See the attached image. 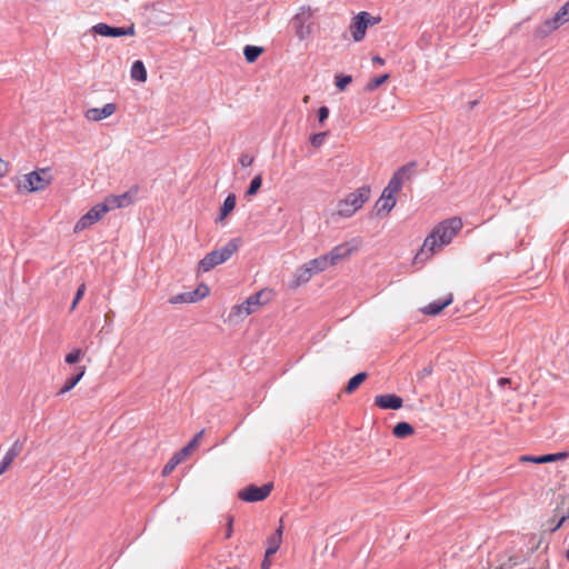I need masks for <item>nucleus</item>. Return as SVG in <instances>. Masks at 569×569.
<instances>
[{"label":"nucleus","instance_id":"f257e3e1","mask_svg":"<svg viewBox=\"0 0 569 569\" xmlns=\"http://www.w3.org/2000/svg\"><path fill=\"white\" fill-rule=\"evenodd\" d=\"M462 220L452 217L439 222L426 237L420 250L415 256V263H423L430 259L437 247L449 244L452 238L461 230Z\"/></svg>","mask_w":569,"mask_h":569},{"label":"nucleus","instance_id":"f03ea898","mask_svg":"<svg viewBox=\"0 0 569 569\" xmlns=\"http://www.w3.org/2000/svg\"><path fill=\"white\" fill-rule=\"evenodd\" d=\"M242 243L241 238H232L221 248L208 252L198 262V272H208L214 267L226 262L233 253L238 251Z\"/></svg>","mask_w":569,"mask_h":569},{"label":"nucleus","instance_id":"7ed1b4c3","mask_svg":"<svg viewBox=\"0 0 569 569\" xmlns=\"http://www.w3.org/2000/svg\"><path fill=\"white\" fill-rule=\"evenodd\" d=\"M51 180L50 169L42 168L24 174L23 179L18 181L17 188L29 193L37 192L44 190L51 183Z\"/></svg>","mask_w":569,"mask_h":569},{"label":"nucleus","instance_id":"20e7f679","mask_svg":"<svg viewBox=\"0 0 569 569\" xmlns=\"http://www.w3.org/2000/svg\"><path fill=\"white\" fill-rule=\"evenodd\" d=\"M416 167L417 163L415 161H411L397 169L383 190L387 191L388 194L396 196V193L402 189L403 183L411 179V177L415 173Z\"/></svg>","mask_w":569,"mask_h":569},{"label":"nucleus","instance_id":"39448f33","mask_svg":"<svg viewBox=\"0 0 569 569\" xmlns=\"http://www.w3.org/2000/svg\"><path fill=\"white\" fill-rule=\"evenodd\" d=\"M311 17L312 12L310 8H300V11L295 14L291 20V24L295 29V33L299 40L307 39L311 33Z\"/></svg>","mask_w":569,"mask_h":569},{"label":"nucleus","instance_id":"423d86ee","mask_svg":"<svg viewBox=\"0 0 569 569\" xmlns=\"http://www.w3.org/2000/svg\"><path fill=\"white\" fill-rule=\"evenodd\" d=\"M263 295L264 291L256 292L249 296L242 303L233 306L229 317L244 318L253 313L260 306L263 305V302L261 301V297Z\"/></svg>","mask_w":569,"mask_h":569},{"label":"nucleus","instance_id":"0eeeda50","mask_svg":"<svg viewBox=\"0 0 569 569\" xmlns=\"http://www.w3.org/2000/svg\"><path fill=\"white\" fill-rule=\"evenodd\" d=\"M273 485L264 483L261 487L250 485L239 491L238 497L246 502H258L264 500L271 492Z\"/></svg>","mask_w":569,"mask_h":569},{"label":"nucleus","instance_id":"6e6552de","mask_svg":"<svg viewBox=\"0 0 569 569\" xmlns=\"http://www.w3.org/2000/svg\"><path fill=\"white\" fill-rule=\"evenodd\" d=\"M92 32L101 37L119 38L124 36H133L136 33L134 24L128 27H112L103 22H99L92 27Z\"/></svg>","mask_w":569,"mask_h":569},{"label":"nucleus","instance_id":"1a4fd4ad","mask_svg":"<svg viewBox=\"0 0 569 569\" xmlns=\"http://www.w3.org/2000/svg\"><path fill=\"white\" fill-rule=\"evenodd\" d=\"M107 212L108 208L104 206L103 202L97 203L77 221L74 226V231H82L86 228L92 226L93 223L99 221Z\"/></svg>","mask_w":569,"mask_h":569},{"label":"nucleus","instance_id":"9d476101","mask_svg":"<svg viewBox=\"0 0 569 569\" xmlns=\"http://www.w3.org/2000/svg\"><path fill=\"white\" fill-rule=\"evenodd\" d=\"M137 194H138V187L134 186L121 194L108 196L104 199L103 203L108 208V211L113 210V209L124 208V207L130 206L133 202Z\"/></svg>","mask_w":569,"mask_h":569},{"label":"nucleus","instance_id":"9b49d317","mask_svg":"<svg viewBox=\"0 0 569 569\" xmlns=\"http://www.w3.org/2000/svg\"><path fill=\"white\" fill-rule=\"evenodd\" d=\"M569 21V0L559 8L551 19L545 21L541 33L547 34Z\"/></svg>","mask_w":569,"mask_h":569},{"label":"nucleus","instance_id":"f8f14e48","mask_svg":"<svg viewBox=\"0 0 569 569\" xmlns=\"http://www.w3.org/2000/svg\"><path fill=\"white\" fill-rule=\"evenodd\" d=\"M209 293V287L207 284H200L197 289L188 292L178 293L170 298V303H192L200 301Z\"/></svg>","mask_w":569,"mask_h":569},{"label":"nucleus","instance_id":"ddd939ff","mask_svg":"<svg viewBox=\"0 0 569 569\" xmlns=\"http://www.w3.org/2000/svg\"><path fill=\"white\" fill-rule=\"evenodd\" d=\"M368 17L369 12L361 11L353 17L350 23V31L356 42H360L361 40L365 39L366 31L368 29Z\"/></svg>","mask_w":569,"mask_h":569},{"label":"nucleus","instance_id":"4468645a","mask_svg":"<svg viewBox=\"0 0 569 569\" xmlns=\"http://www.w3.org/2000/svg\"><path fill=\"white\" fill-rule=\"evenodd\" d=\"M370 196L371 188L365 184L349 193L346 199L358 211L370 199Z\"/></svg>","mask_w":569,"mask_h":569},{"label":"nucleus","instance_id":"2eb2a0df","mask_svg":"<svg viewBox=\"0 0 569 569\" xmlns=\"http://www.w3.org/2000/svg\"><path fill=\"white\" fill-rule=\"evenodd\" d=\"M375 405L382 410H398L402 407L403 400L393 393L379 395L375 398Z\"/></svg>","mask_w":569,"mask_h":569},{"label":"nucleus","instance_id":"dca6fc26","mask_svg":"<svg viewBox=\"0 0 569 569\" xmlns=\"http://www.w3.org/2000/svg\"><path fill=\"white\" fill-rule=\"evenodd\" d=\"M117 110L116 103H106L102 108H91L84 113V117L90 121H101L112 116Z\"/></svg>","mask_w":569,"mask_h":569},{"label":"nucleus","instance_id":"f3484780","mask_svg":"<svg viewBox=\"0 0 569 569\" xmlns=\"http://www.w3.org/2000/svg\"><path fill=\"white\" fill-rule=\"evenodd\" d=\"M315 274L312 273L311 269L307 266V263H303L292 274V278L290 280L289 287L291 289H297L310 281V279Z\"/></svg>","mask_w":569,"mask_h":569},{"label":"nucleus","instance_id":"a211bd4d","mask_svg":"<svg viewBox=\"0 0 569 569\" xmlns=\"http://www.w3.org/2000/svg\"><path fill=\"white\" fill-rule=\"evenodd\" d=\"M568 457V452H557V453H548L542 456H521L519 457L520 462H532V463H547L555 462L558 460L566 459Z\"/></svg>","mask_w":569,"mask_h":569},{"label":"nucleus","instance_id":"6ab92c4d","mask_svg":"<svg viewBox=\"0 0 569 569\" xmlns=\"http://www.w3.org/2000/svg\"><path fill=\"white\" fill-rule=\"evenodd\" d=\"M22 449L23 441L16 440L12 443L0 462V475H2L8 469L12 461L20 455Z\"/></svg>","mask_w":569,"mask_h":569},{"label":"nucleus","instance_id":"aec40b11","mask_svg":"<svg viewBox=\"0 0 569 569\" xmlns=\"http://www.w3.org/2000/svg\"><path fill=\"white\" fill-rule=\"evenodd\" d=\"M353 251V248L348 243H341L333 247L328 253L327 257L330 260L332 266H336L339 261L349 257Z\"/></svg>","mask_w":569,"mask_h":569},{"label":"nucleus","instance_id":"412c9836","mask_svg":"<svg viewBox=\"0 0 569 569\" xmlns=\"http://www.w3.org/2000/svg\"><path fill=\"white\" fill-rule=\"evenodd\" d=\"M453 298L452 295H449L445 299H438L426 307L421 309L422 313L429 315V316H437L439 315L446 307H448L452 302Z\"/></svg>","mask_w":569,"mask_h":569},{"label":"nucleus","instance_id":"4be33fe9","mask_svg":"<svg viewBox=\"0 0 569 569\" xmlns=\"http://www.w3.org/2000/svg\"><path fill=\"white\" fill-rule=\"evenodd\" d=\"M192 450L184 446L177 453H174L162 469V476H168L172 470L191 452Z\"/></svg>","mask_w":569,"mask_h":569},{"label":"nucleus","instance_id":"5701e85b","mask_svg":"<svg viewBox=\"0 0 569 569\" xmlns=\"http://www.w3.org/2000/svg\"><path fill=\"white\" fill-rule=\"evenodd\" d=\"M397 203V198L395 194H388L387 191L382 190V193L378 201L376 202V209L378 213L390 212Z\"/></svg>","mask_w":569,"mask_h":569},{"label":"nucleus","instance_id":"b1692460","mask_svg":"<svg viewBox=\"0 0 569 569\" xmlns=\"http://www.w3.org/2000/svg\"><path fill=\"white\" fill-rule=\"evenodd\" d=\"M281 541L282 526L280 525L276 532L267 539L266 558H269L279 550Z\"/></svg>","mask_w":569,"mask_h":569},{"label":"nucleus","instance_id":"393cba45","mask_svg":"<svg viewBox=\"0 0 569 569\" xmlns=\"http://www.w3.org/2000/svg\"><path fill=\"white\" fill-rule=\"evenodd\" d=\"M77 372L73 373L71 377H69L66 381L62 388L58 391V396L64 395L72 390L78 382L82 379V377L86 373V367H78Z\"/></svg>","mask_w":569,"mask_h":569},{"label":"nucleus","instance_id":"a878e982","mask_svg":"<svg viewBox=\"0 0 569 569\" xmlns=\"http://www.w3.org/2000/svg\"><path fill=\"white\" fill-rule=\"evenodd\" d=\"M306 263L311 269L313 274H317V273H319L321 271H325L330 266H332L330 263V260L327 257V253L326 254H321V256H319V257H317L315 259H311V260H309Z\"/></svg>","mask_w":569,"mask_h":569},{"label":"nucleus","instance_id":"bb28decb","mask_svg":"<svg viewBox=\"0 0 569 569\" xmlns=\"http://www.w3.org/2000/svg\"><path fill=\"white\" fill-rule=\"evenodd\" d=\"M130 76L133 80H137L139 82H144L147 80V69L141 60H136L132 63Z\"/></svg>","mask_w":569,"mask_h":569},{"label":"nucleus","instance_id":"cd10ccee","mask_svg":"<svg viewBox=\"0 0 569 569\" xmlns=\"http://www.w3.org/2000/svg\"><path fill=\"white\" fill-rule=\"evenodd\" d=\"M236 194L229 193L223 200L222 206L220 207V213L217 218V221H222L236 207Z\"/></svg>","mask_w":569,"mask_h":569},{"label":"nucleus","instance_id":"c85d7f7f","mask_svg":"<svg viewBox=\"0 0 569 569\" xmlns=\"http://www.w3.org/2000/svg\"><path fill=\"white\" fill-rule=\"evenodd\" d=\"M413 432V427L406 421L398 422L392 429L393 436L401 439L411 436Z\"/></svg>","mask_w":569,"mask_h":569},{"label":"nucleus","instance_id":"c756f323","mask_svg":"<svg viewBox=\"0 0 569 569\" xmlns=\"http://www.w3.org/2000/svg\"><path fill=\"white\" fill-rule=\"evenodd\" d=\"M262 52L263 48L258 46L248 44L243 49V56L248 63H253Z\"/></svg>","mask_w":569,"mask_h":569},{"label":"nucleus","instance_id":"7c9ffc66","mask_svg":"<svg viewBox=\"0 0 569 569\" xmlns=\"http://www.w3.org/2000/svg\"><path fill=\"white\" fill-rule=\"evenodd\" d=\"M337 212L342 218H350L357 212V210L353 209V207L345 198L338 202Z\"/></svg>","mask_w":569,"mask_h":569},{"label":"nucleus","instance_id":"2f4dec72","mask_svg":"<svg viewBox=\"0 0 569 569\" xmlns=\"http://www.w3.org/2000/svg\"><path fill=\"white\" fill-rule=\"evenodd\" d=\"M367 379L366 372H358L352 378L349 379L346 392L351 393L353 392L365 380Z\"/></svg>","mask_w":569,"mask_h":569},{"label":"nucleus","instance_id":"473e14b6","mask_svg":"<svg viewBox=\"0 0 569 569\" xmlns=\"http://www.w3.org/2000/svg\"><path fill=\"white\" fill-rule=\"evenodd\" d=\"M388 79H389V74L388 73H383V74H381L379 77H376V78H373V79H371L370 81L367 82V84L365 87V90L366 91H373L378 87H380L382 83H385Z\"/></svg>","mask_w":569,"mask_h":569},{"label":"nucleus","instance_id":"72a5a7b5","mask_svg":"<svg viewBox=\"0 0 569 569\" xmlns=\"http://www.w3.org/2000/svg\"><path fill=\"white\" fill-rule=\"evenodd\" d=\"M262 184V177L261 174L256 176L251 181L250 184L246 191V194L251 197L258 192Z\"/></svg>","mask_w":569,"mask_h":569},{"label":"nucleus","instance_id":"f704fd0d","mask_svg":"<svg viewBox=\"0 0 569 569\" xmlns=\"http://www.w3.org/2000/svg\"><path fill=\"white\" fill-rule=\"evenodd\" d=\"M352 82V77L349 74H339L336 77V87L343 91L348 84Z\"/></svg>","mask_w":569,"mask_h":569},{"label":"nucleus","instance_id":"c9c22d12","mask_svg":"<svg viewBox=\"0 0 569 569\" xmlns=\"http://www.w3.org/2000/svg\"><path fill=\"white\" fill-rule=\"evenodd\" d=\"M327 136H328L327 131L315 133L310 137V143L312 144V147L319 148L323 144V141Z\"/></svg>","mask_w":569,"mask_h":569},{"label":"nucleus","instance_id":"e433bc0d","mask_svg":"<svg viewBox=\"0 0 569 569\" xmlns=\"http://www.w3.org/2000/svg\"><path fill=\"white\" fill-rule=\"evenodd\" d=\"M81 356H82V350L81 349H74L73 351H71L70 353H68L66 356L64 361L68 365H73V363L79 361Z\"/></svg>","mask_w":569,"mask_h":569},{"label":"nucleus","instance_id":"4c0bfd02","mask_svg":"<svg viewBox=\"0 0 569 569\" xmlns=\"http://www.w3.org/2000/svg\"><path fill=\"white\" fill-rule=\"evenodd\" d=\"M86 292V284L84 283H81L79 287H78V290L74 295V298H73V301L71 303V307H70V311H73L78 305V302L81 300V298L83 297Z\"/></svg>","mask_w":569,"mask_h":569},{"label":"nucleus","instance_id":"58836bf2","mask_svg":"<svg viewBox=\"0 0 569 569\" xmlns=\"http://www.w3.org/2000/svg\"><path fill=\"white\" fill-rule=\"evenodd\" d=\"M239 163L241 164V167L243 168H247V167H250L252 163H253V157H251L250 154L248 153H243L241 154V157L239 158Z\"/></svg>","mask_w":569,"mask_h":569},{"label":"nucleus","instance_id":"ea45409f","mask_svg":"<svg viewBox=\"0 0 569 569\" xmlns=\"http://www.w3.org/2000/svg\"><path fill=\"white\" fill-rule=\"evenodd\" d=\"M329 117V109L328 107L323 106L318 109V120L320 123H323L325 120H327Z\"/></svg>","mask_w":569,"mask_h":569},{"label":"nucleus","instance_id":"a19ab883","mask_svg":"<svg viewBox=\"0 0 569 569\" xmlns=\"http://www.w3.org/2000/svg\"><path fill=\"white\" fill-rule=\"evenodd\" d=\"M203 432H204V430L199 431V432H198V433H197V435H196V436H194V437L189 441V443H188L187 446H188L191 450H193V449L197 447V445H198L199 440L201 439V437H202Z\"/></svg>","mask_w":569,"mask_h":569},{"label":"nucleus","instance_id":"79ce46f5","mask_svg":"<svg viewBox=\"0 0 569 569\" xmlns=\"http://www.w3.org/2000/svg\"><path fill=\"white\" fill-rule=\"evenodd\" d=\"M559 515V519H560V523H563L567 519H569V507L563 510V511H560V509H557V515Z\"/></svg>","mask_w":569,"mask_h":569},{"label":"nucleus","instance_id":"37998d69","mask_svg":"<svg viewBox=\"0 0 569 569\" xmlns=\"http://www.w3.org/2000/svg\"><path fill=\"white\" fill-rule=\"evenodd\" d=\"M232 522H233V518L231 516L228 517V523H227V532H226V538H230L231 535H232Z\"/></svg>","mask_w":569,"mask_h":569},{"label":"nucleus","instance_id":"c03bdc74","mask_svg":"<svg viewBox=\"0 0 569 569\" xmlns=\"http://www.w3.org/2000/svg\"><path fill=\"white\" fill-rule=\"evenodd\" d=\"M431 373H432V367H425V368L419 372V378H420V379H423L425 377L430 376Z\"/></svg>","mask_w":569,"mask_h":569},{"label":"nucleus","instance_id":"a18cd8bd","mask_svg":"<svg viewBox=\"0 0 569 569\" xmlns=\"http://www.w3.org/2000/svg\"><path fill=\"white\" fill-rule=\"evenodd\" d=\"M380 20H381V19H380L379 17H373V16H371V14L369 13V17H368V27H369V26H375V24L379 23V22H380Z\"/></svg>","mask_w":569,"mask_h":569},{"label":"nucleus","instance_id":"49530a36","mask_svg":"<svg viewBox=\"0 0 569 569\" xmlns=\"http://www.w3.org/2000/svg\"><path fill=\"white\" fill-rule=\"evenodd\" d=\"M7 167L8 163L0 159V177H3L6 174Z\"/></svg>","mask_w":569,"mask_h":569},{"label":"nucleus","instance_id":"de8ad7c7","mask_svg":"<svg viewBox=\"0 0 569 569\" xmlns=\"http://www.w3.org/2000/svg\"><path fill=\"white\" fill-rule=\"evenodd\" d=\"M510 383V380L508 378H499L498 379V385L500 387H505L506 385Z\"/></svg>","mask_w":569,"mask_h":569},{"label":"nucleus","instance_id":"09e8293b","mask_svg":"<svg viewBox=\"0 0 569 569\" xmlns=\"http://www.w3.org/2000/svg\"><path fill=\"white\" fill-rule=\"evenodd\" d=\"M270 567V561L268 560V558L264 557L262 563H261V569H269Z\"/></svg>","mask_w":569,"mask_h":569},{"label":"nucleus","instance_id":"8fccbe9b","mask_svg":"<svg viewBox=\"0 0 569 569\" xmlns=\"http://www.w3.org/2000/svg\"><path fill=\"white\" fill-rule=\"evenodd\" d=\"M372 61L378 63V64H383L385 63V60L381 57H379V56L373 57Z\"/></svg>","mask_w":569,"mask_h":569},{"label":"nucleus","instance_id":"3c124183","mask_svg":"<svg viewBox=\"0 0 569 569\" xmlns=\"http://www.w3.org/2000/svg\"><path fill=\"white\" fill-rule=\"evenodd\" d=\"M563 523H560V519L558 518V521L556 522V525L551 528V531H557Z\"/></svg>","mask_w":569,"mask_h":569},{"label":"nucleus","instance_id":"603ef678","mask_svg":"<svg viewBox=\"0 0 569 569\" xmlns=\"http://www.w3.org/2000/svg\"><path fill=\"white\" fill-rule=\"evenodd\" d=\"M476 104H477V101H476V100H475V101H471V102H470V108H473Z\"/></svg>","mask_w":569,"mask_h":569},{"label":"nucleus","instance_id":"864d4df0","mask_svg":"<svg viewBox=\"0 0 569 569\" xmlns=\"http://www.w3.org/2000/svg\"><path fill=\"white\" fill-rule=\"evenodd\" d=\"M567 559L569 560V549L567 550Z\"/></svg>","mask_w":569,"mask_h":569}]
</instances>
